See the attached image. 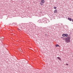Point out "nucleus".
<instances>
[{"label": "nucleus", "mask_w": 73, "mask_h": 73, "mask_svg": "<svg viewBox=\"0 0 73 73\" xmlns=\"http://www.w3.org/2000/svg\"><path fill=\"white\" fill-rule=\"evenodd\" d=\"M70 37H68L66 39V42H70Z\"/></svg>", "instance_id": "f257e3e1"}, {"label": "nucleus", "mask_w": 73, "mask_h": 73, "mask_svg": "<svg viewBox=\"0 0 73 73\" xmlns=\"http://www.w3.org/2000/svg\"><path fill=\"white\" fill-rule=\"evenodd\" d=\"M57 10H54V13H57Z\"/></svg>", "instance_id": "f03ea898"}, {"label": "nucleus", "mask_w": 73, "mask_h": 73, "mask_svg": "<svg viewBox=\"0 0 73 73\" xmlns=\"http://www.w3.org/2000/svg\"><path fill=\"white\" fill-rule=\"evenodd\" d=\"M41 2L42 3H44L45 2V1L44 0H41Z\"/></svg>", "instance_id": "7ed1b4c3"}, {"label": "nucleus", "mask_w": 73, "mask_h": 73, "mask_svg": "<svg viewBox=\"0 0 73 73\" xmlns=\"http://www.w3.org/2000/svg\"><path fill=\"white\" fill-rule=\"evenodd\" d=\"M68 19L70 21H72V19L71 18H68Z\"/></svg>", "instance_id": "20e7f679"}, {"label": "nucleus", "mask_w": 73, "mask_h": 73, "mask_svg": "<svg viewBox=\"0 0 73 73\" xmlns=\"http://www.w3.org/2000/svg\"><path fill=\"white\" fill-rule=\"evenodd\" d=\"M57 58L59 59L60 60H61V59L59 57H58Z\"/></svg>", "instance_id": "39448f33"}, {"label": "nucleus", "mask_w": 73, "mask_h": 73, "mask_svg": "<svg viewBox=\"0 0 73 73\" xmlns=\"http://www.w3.org/2000/svg\"><path fill=\"white\" fill-rule=\"evenodd\" d=\"M62 36L63 37H64V36H65V34H63L62 35Z\"/></svg>", "instance_id": "423d86ee"}, {"label": "nucleus", "mask_w": 73, "mask_h": 73, "mask_svg": "<svg viewBox=\"0 0 73 73\" xmlns=\"http://www.w3.org/2000/svg\"><path fill=\"white\" fill-rule=\"evenodd\" d=\"M68 36V34H65V36L67 37Z\"/></svg>", "instance_id": "0eeeda50"}, {"label": "nucleus", "mask_w": 73, "mask_h": 73, "mask_svg": "<svg viewBox=\"0 0 73 73\" xmlns=\"http://www.w3.org/2000/svg\"><path fill=\"white\" fill-rule=\"evenodd\" d=\"M56 47H58V46H59V45H58V44H56Z\"/></svg>", "instance_id": "6e6552de"}, {"label": "nucleus", "mask_w": 73, "mask_h": 73, "mask_svg": "<svg viewBox=\"0 0 73 73\" xmlns=\"http://www.w3.org/2000/svg\"><path fill=\"white\" fill-rule=\"evenodd\" d=\"M40 4H41V5H42V3L41 2V3H40Z\"/></svg>", "instance_id": "1a4fd4ad"}, {"label": "nucleus", "mask_w": 73, "mask_h": 73, "mask_svg": "<svg viewBox=\"0 0 73 73\" xmlns=\"http://www.w3.org/2000/svg\"><path fill=\"white\" fill-rule=\"evenodd\" d=\"M56 7H54V9H56Z\"/></svg>", "instance_id": "9d476101"}, {"label": "nucleus", "mask_w": 73, "mask_h": 73, "mask_svg": "<svg viewBox=\"0 0 73 73\" xmlns=\"http://www.w3.org/2000/svg\"><path fill=\"white\" fill-rule=\"evenodd\" d=\"M66 65H67V66H68L69 64H66Z\"/></svg>", "instance_id": "9b49d317"}, {"label": "nucleus", "mask_w": 73, "mask_h": 73, "mask_svg": "<svg viewBox=\"0 0 73 73\" xmlns=\"http://www.w3.org/2000/svg\"><path fill=\"white\" fill-rule=\"evenodd\" d=\"M18 50H21V48H20Z\"/></svg>", "instance_id": "f8f14e48"}, {"label": "nucleus", "mask_w": 73, "mask_h": 73, "mask_svg": "<svg viewBox=\"0 0 73 73\" xmlns=\"http://www.w3.org/2000/svg\"><path fill=\"white\" fill-rule=\"evenodd\" d=\"M72 21L73 22V19L72 20Z\"/></svg>", "instance_id": "ddd939ff"}, {"label": "nucleus", "mask_w": 73, "mask_h": 73, "mask_svg": "<svg viewBox=\"0 0 73 73\" xmlns=\"http://www.w3.org/2000/svg\"><path fill=\"white\" fill-rule=\"evenodd\" d=\"M19 30H20V29H18Z\"/></svg>", "instance_id": "4468645a"}]
</instances>
